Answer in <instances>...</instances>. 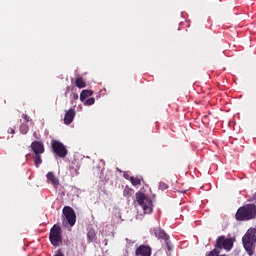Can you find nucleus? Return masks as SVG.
<instances>
[{"mask_svg":"<svg viewBox=\"0 0 256 256\" xmlns=\"http://www.w3.org/2000/svg\"><path fill=\"white\" fill-rule=\"evenodd\" d=\"M86 107H91V105H95V99L93 97L88 98L87 100L83 101Z\"/></svg>","mask_w":256,"mask_h":256,"instance_id":"2eb2a0df","label":"nucleus"},{"mask_svg":"<svg viewBox=\"0 0 256 256\" xmlns=\"http://www.w3.org/2000/svg\"><path fill=\"white\" fill-rule=\"evenodd\" d=\"M160 187H162V189H165V184H160Z\"/></svg>","mask_w":256,"mask_h":256,"instance_id":"393cba45","label":"nucleus"},{"mask_svg":"<svg viewBox=\"0 0 256 256\" xmlns=\"http://www.w3.org/2000/svg\"><path fill=\"white\" fill-rule=\"evenodd\" d=\"M129 181L132 183L133 187H137V185H141V180L135 177H129Z\"/></svg>","mask_w":256,"mask_h":256,"instance_id":"4468645a","label":"nucleus"},{"mask_svg":"<svg viewBox=\"0 0 256 256\" xmlns=\"http://www.w3.org/2000/svg\"><path fill=\"white\" fill-rule=\"evenodd\" d=\"M255 217L256 207L253 204L241 207L236 213V219L238 221H249V219H255Z\"/></svg>","mask_w":256,"mask_h":256,"instance_id":"7ed1b4c3","label":"nucleus"},{"mask_svg":"<svg viewBox=\"0 0 256 256\" xmlns=\"http://www.w3.org/2000/svg\"><path fill=\"white\" fill-rule=\"evenodd\" d=\"M216 247H218V249H226V251H231V249H233V240L231 238H225L222 236L217 239Z\"/></svg>","mask_w":256,"mask_h":256,"instance_id":"0eeeda50","label":"nucleus"},{"mask_svg":"<svg viewBox=\"0 0 256 256\" xmlns=\"http://www.w3.org/2000/svg\"><path fill=\"white\" fill-rule=\"evenodd\" d=\"M55 256H65V254H64V253H62L61 251H58V253H57V254H55Z\"/></svg>","mask_w":256,"mask_h":256,"instance_id":"4be33fe9","label":"nucleus"},{"mask_svg":"<svg viewBox=\"0 0 256 256\" xmlns=\"http://www.w3.org/2000/svg\"><path fill=\"white\" fill-rule=\"evenodd\" d=\"M136 203V209L141 216L153 213V200L143 194V192L136 193Z\"/></svg>","mask_w":256,"mask_h":256,"instance_id":"f257e3e1","label":"nucleus"},{"mask_svg":"<svg viewBox=\"0 0 256 256\" xmlns=\"http://www.w3.org/2000/svg\"><path fill=\"white\" fill-rule=\"evenodd\" d=\"M73 99H79V94H73Z\"/></svg>","mask_w":256,"mask_h":256,"instance_id":"5701e85b","label":"nucleus"},{"mask_svg":"<svg viewBox=\"0 0 256 256\" xmlns=\"http://www.w3.org/2000/svg\"><path fill=\"white\" fill-rule=\"evenodd\" d=\"M52 149L58 157H67V148H65V145L57 140H52L51 142Z\"/></svg>","mask_w":256,"mask_h":256,"instance_id":"39448f33","label":"nucleus"},{"mask_svg":"<svg viewBox=\"0 0 256 256\" xmlns=\"http://www.w3.org/2000/svg\"><path fill=\"white\" fill-rule=\"evenodd\" d=\"M75 85L78 87V89H84V87H87L85 80H83L81 77L76 78Z\"/></svg>","mask_w":256,"mask_h":256,"instance_id":"ddd939ff","label":"nucleus"},{"mask_svg":"<svg viewBox=\"0 0 256 256\" xmlns=\"http://www.w3.org/2000/svg\"><path fill=\"white\" fill-rule=\"evenodd\" d=\"M31 149L35 155H41V154L45 153V147L43 146V143H41L39 141H34L31 144Z\"/></svg>","mask_w":256,"mask_h":256,"instance_id":"6e6552de","label":"nucleus"},{"mask_svg":"<svg viewBox=\"0 0 256 256\" xmlns=\"http://www.w3.org/2000/svg\"><path fill=\"white\" fill-rule=\"evenodd\" d=\"M87 237L89 241H95V237H96L95 230L90 229L87 233Z\"/></svg>","mask_w":256,"mask_h":256,"instance_id":"dca6fc26","label":"nucleus"},{"mask_svg":"<svg viewBox=\"0 0 256 256\" xmlns=\"http://www.w3.org/2000/svg\"><path fill=\"white\" fill-rule=\"evenodd\" d=\"M91 95H93L92 90H83L80 93V101L83 103V101H85V99H87V97H91Z\"/></svg>","mask_w":256,"mask_h":256,"instance_id":"f8f14e48","label":"nucleus"},{"mask_svg":"<svg viewBox=\"0 0 256 256\" xmlns=\"http://www.w3.org/2000/svg\"><path fill=\"white\" fill-rule=\"evenodd\" d=\"M29 131V127H27V125L22 124L20 126V132L22 133V135H27V132Z\"/></svg>","mask_w":256,"mask_h":256,"instance_id":"a211bd4d","label":"nucleus"},{"mask_svg":"<svg viewBox=\"0 0 256 256\" xmlns=\"http://www.w3.org/2000/svg\"><path fill=\"white\" fill-rule=\"evenodd\" d=\"M63 215L66 218V221L69 223L70 227H73L75 225V222L77 221V216L75 215V211L73 208L69 206H65L63 208Z\"/></svg>","mask_w":256,"mask_h":256,"instance_id":"423d86ee","label":"nucleus"},{"mask_svg":"<svg viewBox=\"0 0 256 256\" xmlns=\"http://www.w3.org/2000/svg\"><path fill=\"white\" fill-rule=\"evenodd\" d=\"M207 256H219V250L218 249H214Z\"/></svg>","mask_w":256,"mask_h":256,"instance_id":"6ab92c4d","label":"nucleus"},{"mask_svg":"<svg viewBox=\"0 0 256 256\" xmlns=\"http://www.w3.org/2000/svg\"><path fill=\"white\" fill-rule=\"evenodd\" d=\"M34 163L36 167H39L43 161L41 160V154H35Z\"/></svg>","mask_w":256,"mask_h":256,"instance_id":"f3484780","label":"nucleus"},{"mask_svg":"<svg viewBox=\"0 0 256 256\" xmlns=\"http://www.w3.org/2000/svg\"><path fill=\"white\" fill-rule=\"evenodd\" d=\"M169 251H171V246H168Z\"/></svg>","mask_w":256,"mask_h":256,"instance_id":"a878e982","label":"nucleus"},{"mask_svg":"<svg viewBox=\"0 0 256 256\" xmlns=\"http://www.w3.org/2000/svg\"><path fill=\"white\" fill-rule=\"evenodd\" d=\"M136 256H151V248L149 246H140L136 249Z\"/></svg>","mask_w":256,"mask_h":256,"instance_id":"1a4fd4ad","label":"nucleus"},{"mask_svg":"<svg viewBox=\"0 0 256 256\" xmlns=\"http://www.w3.org/2000/svg\"><path fill=\"white\" fill-rule=\"evenodd\" d=\"M46 177L48 183H51V185H53L54 187H57L59 185V178H57V176H55L53 172H48Z\"/></svg>","mask_w":256,"mask_h":256,"instance_id":"9b49d317","label":"nucleus"},{"mask_svg":"<svg viewBox=\"0 0 256 256\" xmlns=\"http://www.w3.org/2000/svg\"><path fill=\"white\" fill-rule=\"evenodd\" d=\"M242 243L244 245L245 251L248 255H253L255 253V243H256V229L250 228L242 238Z\"/></svg>","mask_w":256,"mask_h":256,"instance_id":"f03ea898","label":"nucleus"},{"mask_svg":"<svg viewBox=\"0 0 256 256\" xmlns=\"http://www.w3.org/2000/svg\"><path fill=\"white\" fill-rule=\"evenodd\" d=\"M50 241L54 247H57L59 243H61V228L59 226L54 225L53 228L50 230Z\"/></svg>","mask_w":256,"mask_h":256,"instance_id":"20e7f679","label":"nucleus"},{"mask_svg":"<svg viewBox=\"0 0 256 256\" xmlns=\"http://www.w3.org/2000/svg\"><path fill=\"white\" fill-rule=\"evenodd\" d=\"M22 119H24V121H25L26 123H29V116L23 114V115H22Z\"/></svg>","mask_w":256,"mask_h":256,"instance_id":"aec40b11","label":"nucleus"},{"mask_svg":"<svg viewBox=\"0 0 256 256\" xmlns=\"http://www.w3.org/2000/svg\"><path fill=\"white\" fill-rule=\"evenodd\" d=\"M124 177L129 181V177H132V176H129L128 174H124Z\"/></svg>","mask_w":256,"mask_h":256,"instance_id":"b1692460","label":"nucleus"},{"mask_svg":"<svg viewBox=\"0 0 256 256\" xmlns=\"http://www.w3.org/2000/svg\"><path fill=\"white\" fill-rule=\"evenodd\" d=\"M73 119H75V110L70 109V110L66 111V114L64 117L65 125H71V123H73Z\"/></svg>","mask_w":256,"mask_h":256,"instance_id":"9d476101","label":"nucleus"},{"mask_svg":"<svg viewBox=\"0 0 256 256\" xmlns=\"http://www.w3.org/2000/svg\"><path fill=\"white\" fill-rule=\"evenodd\" d=\"M8 133L13 134V133H15V130L13 128H9Z\"/></svg>","mask_w":256,"mask_h":256,"instance_id":"412c9836","label":"nucleus"}]
</instances>
